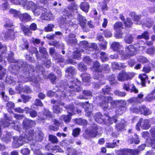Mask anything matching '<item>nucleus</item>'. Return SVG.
I'll return each mask as SVG.
<instances>
[{
  "mask_svg": "<svg viewBox=\"0 0 155 155\" xmlns=\"http://www.w3.org/2000/svg\"><path fill=\"white\" fill-rule=\"evenodd\" d=\"M143 129H147L150 127V125L149 123V121L147 120H143L142 118L140 119L139 122L137 123L136 126V128L138 130H140V127Z\"/></svg>",
  "mask_w": 155,
  "mask_h": 155,
  "instance_id": "9d476101",
  "label": "nucleus"
},
{
  "mask_svg": "<svg viewBox=\"0 0 155 155\" xmlns=\"http://www.w3.org/2000/svg\"><path fill=\"white\" fill-rule=\"evenodd\" d=\"M75 123L79 125L85 126L87 124V123L85 120L81 118L76 119H75Z\"/></svg>",
  "mask_w": 155,
  "mask_h": 155,
  "instance_id": "ea45409f",
  "label": "nucleus"
},
{
  "mask_svg": "<svg viewBox=\"0 0 155 155\" xmlns=\"http://www.w3.org/2000/svg\"><path fill=\"white\" fill-rule=\"evenodd\" d=\"M65 108L67 110L69 115H62L60 117V119L61 120H64L65 123H67L70 121L71 117L73 115L72 114H74L75 107L73 104H71L65 107Z\"/></svg>",
  "mask_w": 155,
  "mask_h": 155,
  "instance_id": "39448f33",
  "label": "nucleus"
},
{
  "mask_svg": "<svg viewBox=\"0 0 155 155\" xmlns=\"http://www.w3.org/2000/svg\"><path fill=\"white\" fill-rule=\"evenodd\" d=\"M49 140L53 143H57L58 142V138L53 135H49L48 136Z\"/></svg>",
  "mask_w": 155,
  "mask_h": 155,
  "instance_id": "79ce46f5",
  "label": "nucleus"
},
{
  "mask_svg": "<svg viewBox=\"0 0 155 155\" xmlns=\"http://www.w3.org/2000/svg\"><path fill=\"white\" fill-rule=\"evenodd\" d=\"M130 87H131V91L134 92L136 93H138V90L136 89L135 86L133 84L130 85V83H124L123 85V89L128 91L130 90Z\"/></svg>",
  "mask_w": 155,
  "mask_h": 155,
  "instance_id": "f3484780",
  "label": "nucleus"
},
{
  "mask_svg": "<svg viewBox=\"0 0 155 155\" xmlns=\"http://www.w3.org/2000/svg\"><path fill=\"white\" fill-rule=\"evenodd\" d=\"M19 18L20 20L24 22H27L31 21L32 19L30 15L27 13L21 14L19 15Z\"/></svg>",
  "mask_w": 155,
  "mask_h": 155,
  "instance_id": "5701e85b",
  "label": "nucleus"
},
{
  "mask_svg": "<svg viewBox=\"0 0 155 155\" xmlns=\"http://www.w3.org/2000/svg\"><path fill=\"white\" fill-rule=\"evenodd\" d=\"M153 23V22L151 21L150 19L148 18L147 19V21H145V20L144 19L143 21L141 22V23L143 25H145L146 27L149 28L151 26Z\"/></svg>",
  "mask_w": 155,
  "mask_h": 155,
  "instance_id": "09e8293b",
  "label": "nucleus"
},
{
  "mask_svg": "<svg viewBox=\"0 0 155 155\" xmlns=\"http://www.w3.org/2000/svg\"><path fill=\"white\" fill-rule=\"evenodd\" d=\"M15 33L13 30H8L5 35V37L6 39H11L14 40L15 38Z\"/></svg>",
  "mask_w": 155,
  "mask_h": 155,
  "instance_id": "bb28decb",
  "label": "nucleus"
},
{
  "mask_svg": "<svg viewBox=\"0 0 155 155\" xmlns=\"http://www.w3.org/2000/svg\"><path fill=\"white\" fill-rule=\"evenodd\" d=\"M111 88L108 86L104 87L102 89L101 94L104 95L110 94Z\"/></svg>",
  "mask_w": 155,
  "mask_h": 155,
  "instance_id": "8fccbe9b",
  "label": "nucleus"
},
{
  "mask_svg": "<svg viewBox=\"0 0 155 155\" xmlns=\"http://www.w3.org/2000/svg\"><path fill=\"white\" fill-rule=\"evenodd\" d=\"M5 70L0 65V79H2L5 74Z\"/></svg>",
  "mask_w": 155,
  "mask_h": 155,
  "instance_id": "69168bd1",
  "label": "nucleus"
},
{
  "mask_svg": "<svg viewBox=\"0 0 155 155\" xmlns=\"http://www.w3.org/2000/svg\"><path fill=\"white\" fill-rule=\"evenodd\" d=\"M15 107L14 103L11 101H9L7 104L6 108L8 112L10 113L12 112V109L13 108Z\"/></svg>",
  "mask_w": 155,
  "mask_h": 155,
  "instance_id": "a19ab883",
  "label": "nucleus"
},
{
  "mask_svg": "<svg viewBox=\"0 0 155 155\" xmlns=\"http://www.w3.org/2000/svg\"><path fill=\"white\" fill-rule=\"evenodd\" d=\"M44 134L40 130L37 131V135L34 138L33 140H35L37 141H41L43 139Z\"/></svg>",
  "mask_w": 155,
  "mask_h": 155,
  "instance_id": "c756f323",
  "label": "nucleus"
},
{
  "mask_svg": "<svg viewBox=\"0 0 155 155\" xmlns=\"http://www.w3.org/2000/svg\"><path fill=\"white\" fill-rule=\"evenodd\" d=\"M141 113H143L145 115H149L151 113L149 109L144 106L141 107Z\"/></svg>",
  "mask_w": 155,
  "mask_h": 155,
  "instance_id": "49530a36",
  "label": "nucleus"
},
{
  "mask_svg": "<svg viewBox=\"0 0 155 155\" xmlns=\"http://www.w3.org/2000/svg\"><path fill=\"white\" fill-rule=\"evenodd\" d=\"M77 19L78 24L82 28L84 31L87 32L89 31V28H87L86 25L87 20L85 17L83 16L80 14H78L77 15Z\"/></svg>",
  "mask_w": 155,
  "mask_h": 155,
  "instance_id": "1a4fd4ad",
  "label": "nucleus"
},
{
  "mask_svg": "<svg viewBox=\"0 0 155 155\" xmlns=\"http://www.w3.org/2000/svg\"><path fill=\"white\" fill-rule=\"evenodd\" d=\"M23 128L25 130L35 126L36 123L34 121L25 119L23 121Z\"/></svg>",
  "mask_w": 155,
  "mask_h": 155,
  "instance_id": "4468645a",
  "label": "nucleus"
},
{
  "mask_svg": "<svg viewBox=\"0 0 155 155\" xmlns=\"http://www.w3.org/2000/svg\"><path fill=\"white\" fill-rule=\"evenodd\" d=\"M112 67L113 68L116 69H120L121 68L125 67V66L122 63L114 62L112 64Z\"/></svg>",
  "mask_w": 155,
  "mask_h": 155,
  "instance_id": "e433bc0d",
  "label": "nucleus"
},
{
  "mask_svg": "<svg viewBox=\"0 0 155 155\" xmlns=\"http://www.w3.org/2000/svg\"><path fill=\"white\" fill-rule=\"evenodd\" d=\"M81 131V129L80 128L74 129L72 131V135L73 137H76L79 135Z\"/></svg>",
  "mask_w": 155,
  "mask_h": 155,
  "instance_id": "13d9d810",
  "label": "nucleus"
},
{
  "mask_svg": "<svg viewBox=\"0 0 155 155\" xmlns=\"http://www.w3.org/2000/svg\"><path fill=\"white\" fill-rule=\"evenodd\" d=\"M10 13L13 14V16L15 17L18 16L21 14L20 12L14 9H11L10 10Z\"/></svg>",
  "mask_w": 155,
  "mask_h": 155,
  "instance_id": "e2e57ef3",
  "label": "nucleus"
},
{
  "mask_svg": "<svg viewBox=\"0 0 155 155\" xmlns=\"http://www.w3.org/2000/svg\"><path fill=\"white\" fill-rule=\"evenodd\" d=\"M99 127L95 124H92L90 128L87 129L83 134L84 137L86 139H89L90 138L96 137L101 133L99 132Z\"/></svg>",
  "mask_w": 155,
  "mask_h": 155,
  "instance_id": "7ed1b4c3",
  "label": "nucleus"
},
{
  "mask_svg": "<svg viewBox=\"0 0 155 155\" xmlns=\"http://www.w3.org/2000/svg\"><path fill=\"white\" fill-rule=\"evenodd\" d=\"M31 52L32 54H35L36 57L38 60L41 59V58L40 57L37 48L35 47L32 48L31 50Z\"/></svg>",
  "mask_w": 155,
  "mask_h": 155,
  "instance_id": "5fc2aeb1",
  "label": "nucleus"
},
{
  "mask_svg": "<svg viewBox=\"0 0 155 155\" xmlns=\"http://www.w3.org/2000/svg\"><path fill=\"white\" fill-rule=\"evenodd\" d=\"M124 105L119 106L117 107L116 109V114L121 115L126 110V104L125 102H123Z\"/></svg>",
  "mask_w": 155,
  "mask_h": 155,
  "instance_id": "412c9836",
  "label": "nucleus"
},
{
  "mask_svg": "<svg viewBox=\"0 0 155 155\" xmlns=\"http://www.w3.org/2000/svg\"><path fill=\"white\" fill-rule=\"evenodd\" d=\"M78 68L82 71H84L87 70V67L82 62H80L78 64Z\"/></svg>",
  "mask_w": 155,
  "mask_h": 155,
  "instance_id": "6e6d98bb",
  "label": "nucleus"
},
{
  "mask_svg": "<svg viewBox=\"0 0 155 155\" xmlns=\"http://www.w3.org/2000/svg\"><path fill=\"white\" fill-rule=\"evenodd\" d=\"M46 10L45 8L42 6H36L32 10L35 15L38 16L40 14L41 11L45 12Z\"/></svg>",
  "mask_w": 155,
  "mask_h": 155,
  "instance_id": "393cba45",
  "label": "nucleus"
},
{
  "mask_svg": "<svg viewBox=\"0 0 155 155\" xmlns=\"http://www.w3.org/2000/svg\"><path fill=\"white\" fill-rule=\"evenodd\" d=\"M21 28L23 31L25 35L26 36H30L32 33V32L27 27L23 25V24H20Z\"/></svg>",
  "mask_w": 155,
  "mask_h": 155,
  "instance_id": "b1692460",
  "label": "nucleus"
},
{
  "mask_svg": "<svg viewBox=\"0 0 155 155\" xmlns=\"http://www.w3.org/2000/svg\"><path fill=\"white\" fill-rule=\"evenodd\" d=\"M52 117V115L48 110H45L44 112L42 115L38 117V120H43Z\"/></svg>",
  "mask_w": 155,
  "mask_h": 155,
  "instance_id": "a211bd4d",
  "label": "nucleus"
},
{
  "mask_svg": "<svg viewBox=\"0 0 155 155\" xmlns=\"http://www.w3.org/2000/svg\"><path fill=\"white\" fill-rule=\"evenodd\" d=\"M79 105L82 108H84L85 109L86 112L85 114L86 116L88 117L91 116L92 114V111L91 108L93 107L92 105H91L87 102H86L85 103H79Z\"/></svg>",
  "mask_w": 155,
  "mask_h": 155,
  "instance_id": "f8f14e48",
  "label": "nucleus"
},
{
  "mask_svg": "<svg viewBox=\"0 0 155 155\" xmlns=\"http://www.w3.org/2000/svg\"><path fill=\"white\" fill-rule=\"evenodd\" d=\"M17 65L18 66L19 68L21 67H26V66H27V67H28L29 70V71H35L34 69L32 66L30 65H27L26 62H24L21 60H20L18 61V63L17 64Z\"/></svg>",
  "mask_w": 155,
  "mask_h": 155,
  "instance_id": "a878e982",
  "label": "nucleus"
},
{
  "mask_svg": "<svg viewBox=\"0 0 155 155\" xmlns=\"http://www.w3.org/2000/svg\"><path fill=\"white\" fill-rule=\"evenodd\" d=\"M112 98L110 96H104L102 95L100 100L101 102H99V105L102 107V109L105 111L110 110L111 108L110 107H109L108 105V103L110 102L112 107L116 106L117 102L119 101L112 100Z\"/></svg>",
  "mask_w": 155,
  "mask_h": 155,
  "instance_id": "f03ea898",
  "label": "nucleus"
},
{
  "mask_svg": "<svg viewBox=\"0 0 155 155\" xmlns=\"http://www.w3.org/2000/svg\"><path fill=\"white\" fill-rule=\"evenodd\" d=\"M131 151V150L124 149L118 150L117 153L119 155H130Z\"/></svg>",
  "mask_w": 155,
  "mask_h": 155,
  "instance_id": "473e14b6",
  "label": "nucleus"
},
{
  "mask_svg": "<svg viewBox=\"0 0 155 155\" xmlns=\"http://www.w3.org/2000/svg\"><path fill=\"white\" fill-rule=\"evenodd\" d=\"M104 116L102 115L100 112L97 113L95 116V120L99 123H101L102 122L105 121L106 119L104 118Z\"/></svg>",
  "mask_w": 155,
  "mask_h": 155,
  "instance_id": "2f4dec72",
  "label": "nucleus"
},
{
  "mask_svg": "<svg viewBox=\"0 0 155 155\" xmlns=\"http://www.w3.org/2000/svg\"><path fill=\"white\" fill-rule=\"evenodd\" d=\"M100 66L99 63L97 61H96L94 63L93 66L91 68V70L95 72V75L96 76H94V78L99 79L100 81H103L102 82H100V84H103L105 82L103 81L104 79H103V76L102 74H100L101 71V69H100Z\"/></svg>",
  "mask_w": 155,
  "mask_h": 155,
  "instance_id": "20e7f679",
  "label": "nucleus"
},
{
  "mask_svg": "<svg viewBox=\"0 0 155 155\" xmlns=\"http://www.w3.org/2000/svg\"><path fill=\"white\" fill-rule=\"evenodd\" d=\"M26 134L25 135L24 134V137H25L27 139V142L28 140H33L34 139V136L35 134L34 130L33 129H30L26 132Z\"/></svg>",
  "mask_w": 155,
  "mask_h": 155,
  "instance_id": "6ab92c4d",
  "label": "nucleus"
},
{
  "mask_svg": "<svg viewBox=\"0 0 155 155\" xmlns=\"http://www.w3.org/2000/svg\"><path fill=\"white\" fill-rule=\"evenodd\" d=\"M130 74L123 71L121 72L117 76L118 80L120 81H124L130 79Z\"/></svg>",
  "mask_w": 155,
  "mask_h": 155,
  "instance_id": "ddd939ff",
  "label": "nucleus"
},
{
  "mask_svg": "<svg viewBox=\"0 0 155 155\" xmlns=\"http://www.w3.org/2000/svg\"><path fill=\"white\" fill-rule=\"evenodd\" d=\"M83 61L86 63L90 65L92 63V61L89 56H86L83 59Z\"/></svg>",
  "mask_w": 155,
  "mask_h": 155,
  "instance_id": "338daca9",
  "label": "nucleus"
},
{
  "mask_svg": "<svg viewBox=\"0 0 155 155\" xmlns=\"http://www.w3.org/2000/svg\"><path fill=\"white\" fill-rule=\"evenodd\" d=\"M65 40L68 44L71 45L75 44L77 42L75 35L74 34H69L66 37Z\"/></svg>",
  "mask_w": 155,
  "mask_h": 155,
  "instance_id": "dca6fc26",
  "label": "nucleus"
},
{
  "mask_svg": "<svg viewBox=\"0 0 155 155\" xmlns=\"http://www.w3.org/2000/svg\"><path fill=\"white\" fill-rule=\"evenodd\" d=\"M134 137H135V140L134 138L133 137L128 140V141L130 143H134L136 144H138L140 142L138 136L137 134H134Z\"/></svg>",
  "mask_w": 155,
  "mask_h": 155,
  "instance_id": "37998d69",
  "label": "nucleus"
},
{
  "mask_svg": "<svg viewBox=\"0 0 155 155\" xmlns=\"http://www.w3.org/2000/svg\"><path fill=\"white\" fill-rule=\"evenodd\" d=\"M23 135V134L19 137L17 136L13 137V141L12 144L13 148H18L22 145L25 143L27 142V139L25 137H24Z\"/></svg>",
  "mask_w": 155,
  "mask_h": 155,
  "instance_id": "423d86ee",
  "label": "nucleus"
},
{
  "mask_svg": "<svg viewBox=\"0 0 155 155\" xmlns=\"http://www.w3.org/2000/svg\"><path fill=\"white\" fill-rule=\"evenodd\" d=\"M81 9L85 12H88L89 8V5L87 2H82L80 5Z\"/></svg>",
  "mask_w": 155,
  "mask_h": 155,
  "instance_id": "f704fd0d",
  "label": "nucleus"
},
{
  "mask_svg": "<svg viewBox=\"0 0 155 155\" xmlns=\"http://www.w3.org/2000/svg\"><path fill=\"white\" fill-rule=\"evenodd\" d=\"M80 44L81 46L84 48V50H82L81 51L87 54H89L93 49V48L96 49L97 47L96 45L95 44H92L91 45L92 47H90L88 42L86 41H81Z\"/></svg>",
  "mask_w": 155,
  "mask_h": 155,
  "instance_id": "6e6552de",
  "label": "nucleus"
},
{
  "mask_svg": "<svg viewBox=\"0 0 155 155\" xmlns=\"http://www.w3.org/2000/svg\"><path fill=\"white\" fill-rule=\"evenodd\" d=\"M52 15L49 12H45L42 14L41 18L42 19L48 20L53 19Z\"/></svg>",
  "mask_w": 155,
  "mask_h": 155,
  "instance_id": "c85d7f7f",
  "label": "nucleus"
},
{
  "mask_svg": "<svg viewBox=\"0 0 155 155\" xmlns=\"http://www.w3.org/2000/svg\"><path fill=\"white\" fill-rule=\"evenodd\" d=\"M10 13L13 14V16L15 17L18 16L21 14L20 12L14 9H11L10 10Z\"/></svg>",
  "mask_w": 155,
  "mask_h": 155,
  "instance_id": "0e129e2a",
  "label": "nucleus"
},
{
  "mask_svg": "<svg viewBox=\"0 0 155 155\" xmlns=\"http://www.w3.org/2000/svg\"><path fill=\"white\" fill-rule=\"evenodd\" d=\"M14 55V53L12 52H11L10 54H8L7 59L9 62L12 63H15L16 62V61L13 58Z\"/></svg>",
  "mask_w": 155,
  "mask_h": 155,
  "instance_id": "864d4df0",
  "label": "nucleus"
},
{
  "mask_svg": "<svg viewBox=\"0 0 155 155\" xmlns=\"http://www.w3.org/2000/svg\"><path fill=\"white\" fill-rule=\"evenodd\" d=\"M39 52L43 54V57L46 58L48 57V53L46 49L43 47H39Z\"/></svg>",
  "mask_w": 155,
  "mask_h": 155,
  "instance_id": "de8ad7c7",
  "label": "nucleus"
},
{
  "mask_svg": "<svg viewBox=\"0 0 155 155\" xmlns=\"http://www.w3.org/2000/svg\"><path fill=\"white\" fill-rule=\"evenodd\" d=\"M81 51L77 50L74 51L73 55V58H79L81 56L80 53Z\"/></svg>",
  "mask_w": 155,
  "mask_h": 155,
  "instance_id": "680f3d73",
  "label": "nucleus"
},
{
  "mask_svg": "<svg viewBox=\"0 0 155 155\" xmlns=\"http://www.w3.org/2000/svg\"><path fill=\"white\" fill-rule=\"evenodd\" d=\"M63 15L60 18V23L62 25L69 23L71 21L72 14L67 9H64L63 12Z\"/></svg>",
  "mask_w": 155,
  "mask_h": 155,
  "instance_id": "0eeeda50",
  "label": "nucleus"
},
{
  "mask_svg": "<svg viewBox=\"0 0 155 155\" xmlns=\"http://www.w3.org/2000/svg\"><path fill=\"white\" fill-rule=\"evenodd\" d=\"M101 56L100 58L101 60L103 62H105L107 61L108 60L107 55L106 54L105 52H102L100 53Z\"/></svg>",
  "mask_w": 155,
  "mask_h": 155,
  "instance_id": "603ef678",
  "label": "nucleus"
},
{
  "mask_svg": "<svg viewBox=\"0 0 155 155\" xmlns=\"http://www.w3.org/2000/svg\"><path fill=\"white\" fill-rule=\"evenodd\" d=\"M35 71L36 72H38L40 74H42L44 70L43 67L41 65H38L37 66Z\"/></svg>",
  "mask_w": 155,
  "mask_h": 155,
  "instance_id": "052dcab7",
  "label": "nucleus"
},
{
  "mask_svg": "<svg viewBox=\"0 0 155 155\" xmlns=\"http://www.w3.org/2000/svg\"><path fill=\"white\" fill-rule=\"evenodd\" d=\"M123 23L120 21L116 22L114 25V28L115 31L120 30L124 28Z\"/></svg>",
  "mask_w": 155,
  "mask_h": 155,
  "instance_id": "c9c22d12",
  "label": "nucleus"
},
{
  "mask_svg": "<svg viewBox=\"0 0 155 155\" xmlns=\"http://www.w3.org/2000/svg\"><path fill=\"white\" fill-rule=\"evenodd\" d=\"M27 0H26V4L24 5H21L23 6H25L26 5H27V8L28 9H30L31 8L32 10L36 6L35 4L33 2H29L27 4Z\"/></svg>",
  "mask_w": 155,
  "mask_h": 155,
  "instance_id": "c03bdc74",
  "label": "nucleus"
},
{
  "mask_svg": "<svg viewBox=\"0 0 155 155\" xmlns=\"http://www.w3.org/2000/svg\"><path fill=\"white\" fill-rule=\"evenodd\" d=\"M136 48L133 45H130L126 46L125 48V51H123V54L122 55L125 57L127 55L133 56L135 54Z\"/></svg>",
  "mask_w": 155,
  "mask_h": 155,
  "instance_id": "9b49d317",
  "label": "nucleus"
},
{
  "mask_svg": "<svg viewBox=\"0 0 155 155\" xmlns=\"http://www.w3.org/2000/svg\"><path fill=\"white\" fill-rule=\"evenodd\" d=\"M139 78L141 81V84L143 86H145V81L147 79V76L145 74H140Z\"/></svg>",
  "mask_w": 155,
  "mask_h": 155,
  "instance_id": "a18cd8bd",
  "label": "nucleus"
},
{
  "mask_svg": "<svg viewBox=\"0 0 155 155\" xmlns=\"http://www.w3.org/2000/svg\"><path fill=\"white\" fill-rule=\"evenodd\" d=\"M4 117L6 120H2L0 122L1 127L3 126L4 127H8L11 124L9 122L11 120V117H7L6 114H4Z\"/></svg>",
  "mask_w": 155,
  "mask_h": 155,
  "instance_id": "aec40b11",
  "label": "nucleus"
},
{
  "mask_svg": "<svg viewBox=\"0 0 155 155\" xmlns=\"http://www.w3.org/2000/svg\"><path fill=\"white\" fill-rule=\"evenodd\" d=\"M134 38L130 34H127L125 37L124 41L126 43L130 44L133 41Z\"/></svg>",
  "mask_w": 155,
  "mask_h": 155,
  "instance_id": "4c0bfd02",
  "label": "nucleus"
},
{
  "mask_svg": "<svg viewBox=\"0 0 155 155\" xmlns=\"http://www.w3.org/2000/svg\"><path fill=\"white\" fill-rule=\"evenodd\" d=\"M75 69L73 67H70L66 68V76L67 77H71L75 73Z\"/></svg>",
  "mask_w": 155,
  "mask_h": 155,
  "instance_id": "7c9ffc66",
  "label": "nucleus"
},
{
  "mask_svg": "<svg viewBox=\"0 0 155 155\" xmlns=\"http://www.w3.org/2000/svg\"><path fill=\"white\" fill-rule=\"evenodd\" d=\"M83 96H80L78 97L80 99H87L88 97H91L92 95V93L89 90H84L82 91Z\"/></svg>",
  "mask_w": 155,
  "mask_h": 155,
  "instance_id": "cd10ccee",
  "label": "nucleus"
},
{
  "mask_svg": "<svg viewBox=\"0 0 155 155\" xmlns=\"http://www.w3.org/2000/svg\"><path fill=\"white\" fill-rule=\"evenodd\" d=\"M137 38L138 39L144 38L146 40H148L149 38L148 33L147 31H144L141 35H138Z\"/></svg>",
  "mask_w": 155,
  "mask_h": 155,
  "instance_id": "58836bf2",
  "label": "nucleus"
},
{
  "mask_svg": "<svg viewBox=\"0 0 155 155\" xmlns=\"http://www.w3.org/2000/svg\"><path fill=\"white\" fill-rule=\"evenodd\" d=\"M112 47L114 51L119 52L120 55L124 54L123 47L119 43L114 42L112 45Z\"/></svg>",
  "mask_w": 155,
  "mask_h": 155,
  "instance_id": "2eb2a0df",
  "label": "nucleus"
},
{
  "mask_svg": "<svg viewBox=\"0 0 155 155\" xmlns=\"http://www.w3.org/2000/svg\"><path fill=\"white\" fill-rule=\"evenodd\" d=\"M24 111L26 114L29 113L30 116L34 118L37 116V111L35 110L32 109L31 108L25 107L24 108Z\"/></svg>",
  "mask_w": 155,
  "mask_h": 155,
  "instance_id": "4be33fe9",
  "label": "nucleus"
},
{
  "mask_svg": "<svg viewBox=\"0 0 155 155\" xmlns=\"http://www.w3.org/2000/svg\"><path fill=\"white\" fill-rule=\"evenodd\" d=\"M124 23L126 26L127 27H130L133 24L131 20L129 18H127L126 20Z\"/></svg>",
  "mask_w": 155,
  "mask_h": 155,
  "instance_id": "774afa93",
  "label": "nucleus"
},
{
  "mask_svg": "<svg viewBox=\"0 0 155 155\" xmlns=\"http://www.w3.org/2000/svg\"><path fill=\"white\" fill-rule=\"evenodd\" d=\"M67 90L65 91H62L64 89L63 87H61V89L58 90L57 93L56 94L57 95H59L61 97H64L66 98L68 96H73V93L74 92H79L82 90V88L80 86L78 85L75 83L74 81H71L68 83V88L67 87Z\"/></svg>",
  "mask_w": 155,
  "mask_h": 155,
  "instance_id": "f257e3e1",
  "label": "nucleus"
},
{
  "mask_svg": "<svg viewBox=\"0 0 155 155\" xmlns=\"http://www.w3.org/2000/svg\"><path fill=\"white\" fill-rule=\"evenodd\" d=\"M12 137L11 135L8 134L3 137L2 140L7 143H8L11 141Z\"/></svg>",
  "mask_w": 155,
  "mask_h": 155,
  "instance_id": "4d7b16f0",
  "label": "nucleus"
},
{
  "mask_svg": "<svg viewBox=\"0 0 155 155\" xmlns=\"http://www.w3.org/2000/svg\"><path fill=\"white\" fill-rule=\"evenodd\" d=\"M82 80L84 82L89 81L91 78L90 75L85 73H83L81 75Z\"/></svg>",
  "mask_w": 155,
  "mask_h": 155,
  "instance_id": "3c124183",
  "label": "nucleus"
},
{
  "mask_svg": "<svg viewBox=\"0 0 155 155\" xmlns=\"http://www.w3.org/2000/svg\"><path fill=\"white\" fill-rule=\"evenodd\" d=\"M126 125L125 121L123 119L121 120V122L117 124L115 127L116 129L117 130H121L123 129Z\"/></svg>",
  "mask_w": 155,
  "mask_h": 155,
  "instance_id": "72a5a7b5",
  "label": "nucleus"
},
{
  "mask_svg": "<svg viewBox=\"0 0 155 155\" xmlns=\"http://www.w3.org/2000/svg\"><path fill=\"white\" fill-rule=\"evenodd\" d=\"M68 8L70 11H74L75 10H77L78 8V7L75 4H73L69 5Z\"/></svg>",
  "mask_w": 155,
  "mask_h": 155,
  "instance_id": "bf43d9fd",
  "label": "nucleus"
}]
</instances>
